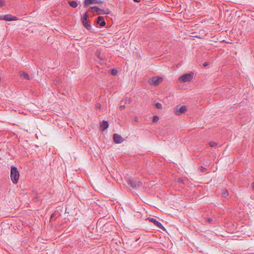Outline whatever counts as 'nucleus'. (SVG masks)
<instances>
[{
  "label": "nucleus",
  "mask_w": 254,
  "mask_h": 254,
  "mask_svg": "<svg viewBox=\"0 0 254 254\" xmlns=\"http://www.w3.org/2000/svg\"><path fill=\"white\" fill-rule=\"evenodd\" d=\"M118 73V70L116 69H112L111 70V74L113 75H116Z\"/></svg>",
  "instance_id": "obj_25"
},
{
  "label": "nucleus",
  "mask_w": 254,
  "mask_h": 254,
  "mask_svg": "<svg viewBox=\"0 0 254 254\" xmlns=\"http://www.w3.org/2000/svg\"><path fill=\"white\" fill-rule=\"evenodd\" d=\"M127 183L129 187L132 189H138L142 185V183L140 181H137L136 179L131 177L127 179Z\"/></svg>",
  "instance_id": "obj_1"
},
{
  "label": "nucleus",
  "mask_w": 254,
  "mask_h": 254,
  "mask_svg": "<svg viewBox=\"0 0 254 254\" xmlns=\"http://www.w3.org/2000/svg\"><path fill=\"white\" fill-rule=\"evenodd\" d=\"M193 77V73L191 72L189 73H186L179 77V81L181 83H184L190 81Z\"/></svg>",
  "instance_id": "obj_2"
},
{
  "label": "nucleus",
  "mask_w": 254,
  "mask_h": 254,
  "mask_svg": "<svg viewBox=\"0 0 254 254\" xmlns=\"http://www.w3.org/2000/svg\"><path fill=\"white\" fill-rule=\"evenodd\" d=\"M109 127V124L107 121H103L100 126V128L102 130L107 129Z\"/></svg>",
  "instance_id": "obj_15"
},
{
  "label": "nucleus",
  "mask_w": 254,
  "mask_h": 254,
  "mask_svg": "<svg viewBox=\"0 0 254 254\" xmlns=\"http://www.w3.org/2000/svg\"><path fill=\"white\" fill-rule=\"evenodd\" d=\"M208 65H209V63L208 62H204L203 64V66H204V67H206V66H207Z\"/></svg>",
  "instance_id": "obj_32"
},
{
  "label": "nucleus",
  "mask_w": 254,
  "mask_h": 254,
  "mask_svg": "<svg viewBox=\"0 0 254 254\" xmlns=\"http://www.w3.org/2000/svg\"><path fill=\"white\" fill-rule=\"evenodd\" d=\"M100 54H101V52H100V51H97V52H96V56H97L99 59H102V57H101L100 56Z\"/></svg>",
  "instance_id": "obj_28"
},
{
  "label": "nucleus",
  "mask_w": 254,
  "mask_h": 254,
  "mask_svg": "<svg viewBox=\"0 0 254 254\" xmlns=\"http://www.w3.org/2000/svg\"><path fill=\"white\" fill-rule=\"evenodd\" d=\"M252 188L254 190V182L252 183Z\"/></svg>",
  "instance_id": "obj_39"
},
{
  "label": "nucleus",
  "mask_w": 254,
  "mask_h": 254,
  "mask_svg": "<svg viewBox=\"0 0 254 254\" xmlns=\"http://www.w3.org/2000/svg\"><path fill=\"white\" fill-rule=\"evenodd\" d=\"M95 108L97 109H100L101 108V105L99 103H96L95 105Z\"/></svg>",
  "instance_id": "obj_26"
},
{
  "label": "nucleus",
  "mask_w": 254,
  "mask_h": 254,
  "mask_svg": "<svg viewBox=\"0 0 254 254\" xmlns=\"http://www.w3.org/2000/svg\"><path fill=\"white\" fill-rule=\"evenodd\" d=\"M187 111V107L186 106L178 105L175 111V114L177 116H180L184 113Z\"/></svg>",
  "instance_id": "obj_4"
},
{
  "label": "nucleus",
  "mask_w": 254,
  "mask_h": 254,
  "mask_svg": "<svg viewBox=\"0 0 254 254\" xmlns=\"http://www.w3.org/2000/svg\"><path fill=\"white\" fill-rule=\"evenodd\" d=\"M148 219H149V220L153 223L159 229H161L162 230H165V229L164 228V227L162 225V224L159 222L158 221H157L156 219L155 218H148Z\"/></svg>",
  "instance_id": "obj_5"
},
{
  "label": "nucleus",
  "mask_w": 254,
  "mask_h": 254,
  "mask_svg": "<svg viewBox=\"0 0 254 254\" xmlns=\"http://www.w3.org/2000/svg\"><path fill=\"white\" fill-rule=\"evenodd\" d=\"M133 1L136 2H139L140 1V0H133Z\"/></svg>",
  "instance_id": "obj_38"
},
{
  "label": "nucleus",
  "mask_w": 254,
  "mask_h": 254,
  "mask_svg": "<svg viewBox=\"0 0 254 254\" xmlns=\"http://www.w3.org/2000/svg\"><path fill=\"white\" fill-rule=\"evenodd\" d=\"M11 179L14 184H16V167L12 166L10 174Z\"/></svg>",
  "instance_id": "obj_7"
},
{
  "label": "nucleus",
  "mask_w": 254,
  "mask_h": 254,
  "mask_svg": "<svg viewBox=\"0 0 254 254\" xmlns=\"http://www.w3.org/2000/svg\"><path fill=\"white\" fill-rule=\"evenodd\" d=\"M135 122H137V121H138V118H137V117H136V118H135Z\"/></svg>",
  "instance_id": "obj_40"
},
{
  "label": "nucleus",
  "mask_w": 254,
  "mask_h": 254,
  "mask_svg": "<svg viewBox=\"0 0 254 254\" xmlns=\"http://www.w3.org/2000/svg\"><path fill=\"white\" fill-rule=\"evenodd\" d=\"M159 120V117L158 116H153V122L154 123H156L158 122Z\"/></svg>",
  "instance_id": "obj_20"
},
{
  "label": "nucleus",
  "mask_w": 254,
  "mask_h": 254,
  "mask_svg": "<svg viewBox=\"0 0 254 254\" xmlns=\"http://www.w3.org/2000/svg\"><path fill=\"white\" fill-rule=\"evenodd\" d=\"M162 81H163L162 77H160V76H155V77H153L149 80V83L151 85L157 86L160 83L162 82Z\"/></svg>",
  "instance_id": "obj_3"
},
{
  "label": "nucleus",
  "mask_w": 254,
  "mask_h": 254,
  "mask_svg": "<svg viewBox=\"0 0 254 254\" xmlns=\"http://www.w3.org/2000/svg\"><path fill=\"white\" fill-rule=\"evenodd\" d=\"M229 193L227 190H222V195L223 197L226 198L228 196Z\"/></svg>",
  "instance_id": "obj_19"
},
{
  "label": "nucleus",
  "mask_w": 254,
  "mask_h": 254,
  "mask_svg": "<svg viewBox=\"0 0 254 254\" xmlns=\"http://www.w3.org/2000/svg\"><path fill=\"white\" fill-rule=\"evenodd\" d=\"M209 145L211 146V147H215L217 145V143L215 142H214V141H210L209 142Z\"/></svg>",
  "instance_id": "obj_21"
},
{
  "label": "nucleus",
  "mask_w": 254,
  "mask_h": 254,
  "mask_svg": "<svg viewBox=\"0 0 254 254\" xmlns=\"http://www.w3.org/2000/svg\"><path fill=\"white\" fill-rule=\"evenodd\" d=\"M3 19L6 21L15 20L16 16H12L10 14H6L4 15Z\"/></svg>",
  "instance_id": "obj_13"
},
{
  "label": "nucleus",
  "mask_w": 254,
  "mask_h": 254,
  "mask_svg": "<svg viewBox=\"0 0 254 254\" xmlns=\"http://www.w3.org/2000/svg\"><path fill=\"white\" fill-rule=\"evenodd\" d=\"M198 170L201 173H203V172H205L206 171V169L205 167H202V166L199 167L198 168Z\"/></svg>",
  "instance_id": "obj_22"
},
{
  "label": "nucleus",
  "mask_w": 254,
  "mask_h": 254,
  "mask_svg": "<svg viewBox=\"0 0 254 254\" xmlns=\"http://www.w3.org/2000/svg\"><path fill=\"white\" fill-rule=\"evenodd\" d=\"M88 16V15L87 12H85L84 13V14L83 15V17H82L81 20H83L85 21V20H87Z\"/></svg>",
  "instance_id": "obj_23"
},
{
  "label": "nucleus",
  "mask_w": 254,
  "mask_h": 254,
  "mask_svg": "<svg viewBox=\"0 0 254 254\" xmlns=\"http://www.w3.org/2000/svg\"><path fill=\"white\" fill-rule=\"evenodd\" d=\"M125 108H126V106H125V104L121 105L119 107V109H120V110H123L125 109Z\"/></svg>",
  "instance_id": "obj_29"
},
{
  "label": "nucleus",
  "mask_w": 254,
  "mask_h": 254,
  "mask_svg": "<svg viewBox=\"0 0 254 254\" xmlns=\"http://www.w3.org/2000/svg\"><path fill=\"white\" fill-rule=\"evenodd\" d=\"M54 83L56 86L60 85L62 83V80L59 77H57L54 80Z\"/></svg>",
  "instance_id": "obj_18"
},
{
  "label": "nucleus",
  "mask_w": 254,
  "mask_h": 254,
  "mask_svg": "<svg viewBox=\"0 0 254 254\" xmlns=\"http://www.w3.org/2000/svg\"><path fill=\"white\" fill-rule=\"evenodd\" d=\"M155 107L157 109H161L162 108V105L161 103H157L156 104H155Z\"/></svg>",
  "instance_id": "obj_24"
},
{
  "label": "nucleus",
  "mask_w": 254,
  "mask_h": 254,
  "mask_svg": "<svg viewBox=\"0 0 254 254\" xmlns=\"http://www.w3.org/2000/svg\"><path fill=\"white\" fill-rule=\"evenodd\" d=\"M101 3H102V1L100 0H84L85 6H88L90 4H100Z\"/></svg>",
  "instance_id": "obj_8"
},
{
  "label": "nucleus",
  "mask_w": 254,
  "mask_h": 254,
  "mask_svg": "<svg viewBox=\"0 0 254 254\" xmlns=\"http://www.w3.org/2000/svg\"><path fill=\"white\" fill-rule=\"evenodd\" d=\"M98 7L96 6H91L90 7V8L89 9V11H90V10H95L96 12L97 11V9L96 8H98Z\"/></svg>",
  "instance_id": "obj_27"
},
{
  "label": "nucleus",
  "mask_w": 254,
  "mask_h": 254,
  "mask_svg": "<svg viewBox=\"0 0 254 254\" xmlns=\"http://www.w3.org/2000/svg\"><path fill=\"white\" fill-rule=\"evenodd\" d=\"M183 180H182V179H180H180H179V180H178V182H179L183 183Z\"/></svg>",
  "instance_id": "obj_36"
},
{
  "label": "nucleus",
  "mask_w": 254,
  "mask_h": 254,
  "mask_svg": "<svg viewBox=\"0 0 254 254\" xmlns=\"http://www.w3.org/2000/svg\"><path fill=\"white\" fill-rule=\"evenodd\" d=\"M209 164V161L207 160V161H205V162L204 163V165L205 166H206V165H208Z\"/></svg>",
  "instance_id": "obj_34"
},
{
  "label": "nucleus",
  "mask_w": 254,
  "mask_h": 254,
  "mask_svg": "<svg viewBox=\"0 0 254 254\" xmlns=\"http://www.w3.org/2000/svg\"><path fill=\"white\" fill-rule=\"evenodd\" d=\"M82 24L83 26L87 29L90 30L92 28L91 25L90 24H88L87 20H85V21L82 20Z\"/></svg>",
  "instance_id": "obj_16"
},
{
  "label": "nucleus",
  "mask_w": 254,
  "mask_h": 254,
  "mask_svg": "<svg viewBox=\"0 0 254 254\" xmlns=\"http://www.w3.org/2000/svg\"><path fill=\"white\" fill-rule=\"evenodd\" d=\"M19 76L22 77L23 79L26 80H29L30 77L28 74L24 71H20L19 72Z\"/></svg>",
  "instance_id": "obj_12"
},
{
  "label": "nucleus",
  "mask_w": 254,
  "mask_h": 254,
  "mask_svg": "<svg viewBox=\"0 0 254 254\" xmlns=\"http://www.w3.org/2000/svg\"><path fill=\"white\" fill-rule=\"evenodd\" d=\"M19 222L22 224V221L19 219L18 221L17 220V224L19 223Z\"/></svg>",
  "instance_id": "obj_35"
},
{
  "label": "nucleus",
  "mask_w": 254,
  "mask_h": 254,
  "mask_svg": "<svg viewBox=\"0 0 254 254\" xmlns=\"http://www.w3.org/2000/svg\"><path fill=\"white\" fill-rule=\"evenodd\" d=\"M212 221V219L211 218H206V222L208 223H211Z\"/></svg>",
  "instance_id": "obj_30"
},
{
  "label": "nucleus",
  "mask_w": 254,
  "mask_h": 254,
  "mask_svg": "<svg viewBox=\"0 0 254 254\" xmlns=\"http://www.w3.org/2000/svg\"><path fill=\"white\" fill-rule=\"evenodd\" d=\"M4 5V1L3 0H0V7Z\"/></svg>",
  "instance_id": "obj_31"
},
{
  "label": "nucleus",
  "mask_w": 254,
  "mask_h": 254,
  "mask_svg": "<svg viewBox=\"0 0 254 254\" xmlns=\"http://www.w3.org/2000/svg\"><path fill=\"white\" fill-rule=\"evenodd\" d=\"M61 214L58 210L55 211L51 215L50 217V221L53 222L56 219H57L59 217H60Z\"/></svg>",
  "instance_id": "obj_10"
},
{
  "label": "nucleus",
  "mask_w": 254,
  "mask_h": 254,
  "mask_svg": "<svg viewBox=\"0 0 254 254\" xmlns=\"http://www.w3.org/2000/svg\"><path fill=\"white\" fill-rule=\"evenodd\" d=\"M17 228L18 229H22V227H21L20 225H18V227L17 226Z\"/></svg>",
  "instance_id": "obj_37"
},
{
  "label": "nucleus",
  "mask_w": 254,
  "mask_h": 254,
  "mask_svg": "<svg viewBox=\"0 0 254 254\" xmlns=\"http://www.w3.org/2000/svg\"><path fill=\"white\" fill-rule=\"evenodd\" d=\"M96 22L97 24H99L101 27H104L106 25V22L103 16H98L97 18Z\"/></svg>",
  "instance_id": "obj_9"
},
{
  "label": "nucleus",
  "mask_w": 254,
  "mask_h": 254,
  "mask_svg": "<svg viewBox=\"0 0 254 254\" xmlns=\"http://www.w3.org/2000/svg\"><path fill=\"white\" fill-rule=\"evenodd\" d=\"M132 102V99L129 97H126L121 101V104H129Z\"/></svg>",
  "instance_id": "obj_14"
},
{
  "label": "nucleus",
  "mask_w": 254,
  "mask_h": 254,
  "mask_svg": "<svg viewBox=\"0 0 254 254\" xmlns=\"http://www.w3.org/2000/svg\"><path fill=\"white\" fill-rule=\"evenodd\" d=\"M96 8L97 9L96 12L98 15L109 14L110 12V10L109 9H107L106 10H105L99 7Z\"/></svg>",
  "instance_id": "obj_11"
},
{
  "label": "nucleus",
  "mask_w": 254,
  "mask_h": 254,
  "mask_svg": "<svg viewBox=\"0 0 254 254\" xmlns=\"http://www.w3.org/2000/svg\"><path fill=\"white\" fill-rule=\"evenodd\" d=\"M114 137V140L116 143H120L122 142L124 139L123 138V137L117 133H114L113 135Z\"/></svg>",
  "instance_id": "obj_6"
},
{
  "label": "nucleus",
  "mask_w": 254,
  "mask_h": 254,
  "mask_svg": "<svg viewBox=\"0 0 254 254\" xmlns=\"http://www.w3.org/2000/svg\"><path fill=\"white\" fill-rule=\"evenodd\" d=\"M68 3L70 6H71L73 8L76 7L78 5L77 2L76 1H73H73H71V0L68 1Z\"/></svg>",
  "instance_id": "obj_17"
},
{
  "label": "nucleus",
  "mask_w": 254,
  "mask_h": 254,
  "mask_svg": "<svg viewBox=\"0 0 254 254\" xmlns=\"http://www.w3.org/2000/svg\"><path fill=\"white\" fill-rule=\"evenodd\" d=\"M19 172L17 170V179H16L17 182H18V179H19Z\"/></svg>",
  "instance_id": "obj_33"
}]
</instances>
